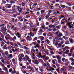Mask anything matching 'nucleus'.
<instances>
[{"label":"nucleus","mask_w":74,"mask_h":74,"mask_svg":"<svg viewBox=\"0 0 74 74\" xmlns=\"http://www.w3.org/2000/svg\"><path fill=\"white\" fill-rule=\"evenodd\" d=\"M42 52V51H40V52H39L38 55L37 56L39 58H42V56H41V53Z\"/></svg>","instance_id":"obj_1"},{"label":"nucleus","mask_w":74,"mask_h":74,"mask_svg":"<svg viewBox=\"0 0 74 74\" xmlns=\"http://www.w3.org/2000/svg\"><path fill=\"white\" fill-rule=\"evenodd\" d=\"M65 20L66 19L65 18H64L62 19L61 21V25L64 24V23H65V22H66Z\"/></svg>","instance_id":"obj_2"},{"label":"nucleus","mask_w":74,"mask_h":74,"mask_svg":"<svg viewBox=\"0 0 74 74\" xmlns=\"http://www.w3.org/2000/svg\"><path fill=\"white\" fill-rule=\"evenodd\" d=\"M48 71H51L52 70H55V69H53V68L51 66H50L49 67V69H46Z\"/></svg>","instance_id":"obj_3"},{"label":"nucleus","mask_w":74,"mask_h":74,"mask_svg":"<svg viewBox=\"0 0 74 74\" xmlns=\"http://www.w3.org/2000/svg\"><path fill=\"white\" fill-rule=\"evenodd\" d=\"M62 60L63 62H66L68 61V59H66L64 58H63L62 59Z\"/></svg>","instance_id":"obj_4"},{"label":"nucleus","mask_w":74,"mask_h":74,"mask_svg":"<svg viewBox=\"0 0 74 74\" xmlns=\"http://www.w3.org/2000/svg\"><path fill=\"white\" fill-rule=\"evenodd\" d=\"M69 40L70 41V42L71 44H73L74 42V39H73L69 38Z\"/></svg>","instance_id":"obj_5"},{"label":"nucleus","mask_w":74,"mask_h":74,"mask_svg":"<svg viewBox=\"0 0 74 74\" xmlns=\"http://www.w3.org/2000/svg\"><path fill=\"white\" fill-rule=\"evenodd\" d=\"M38 39H40L41 41H43L44 40V37L42 36H40L38 37Z\"/></svg>","instance_id":"obj_6"},{"label":"nucleus","mask_w":74,"mask_h":74,"mask_svg":"<svg viewBox=\"0 0 74 74\" xmlns=\"http://www.w3.org/2000/svg\"><path fill=\"white\" fill-rule=\"evenodd\" d=\"M23 8L18 9V13H21V12H22V10H23Z\"/></svg>","instance_id":"obj_7"},{"label":"nucleus","mask_w":74,"mask_h":74,"mask_svg":"<svg viewBox=\"0 0 74 74\" xmlns=\"http://www.w3.org/2000/svg\"><path fill=\"white\" fill-rule=\"evenodd\" d=\"M34 63L35 64H36L37 65H38L39 64V62H38V60H35L34 61Z\"/></svg>","instance_id":"obj_8"},{"label":"nucleus","mask_w":74,"mask_h":74,"mask_svg":"<svg viewBox=\"0 0 74 74\" xmlns=\"http://www.w3.org/2000/svg\"><path fill=\"white\" fill-rule=\"evenodd\" d=\"M65 67V66H64L61 69V70H60V71H61L62 73V72H64Z\"/></svg>","instance_id":"obj_9"},{"label":"nucleus","mask_w":74,"mask_h":74,"mask_svg":"<svg viewBox=\"0 0 74 74\" xmlns=\"http://www.w3.org/2000/svg\"><path fill=\"white\" fill-rule=\"evenodd\" d=\"M16 35L17 36V37H18V38H21V36L19 32H17V33H16Z\"/></svg>","instance_id":"obj_10"},{"label":"nucleus","mask_w":74,"mask_h":74,"mask_svg":"<svg viewBox=\"0 0 74 74\" xmlns=\"http://www.w3.org/2000/svg\"><path fill=\"white\" fill-rule=\"evenodd\" d=\"M57 59L58 60H61V58L58 55L56 56Z\"/></svg>","instance_id":"obj_11"},{"label":"nucleus","mask_w":74,"mask_h":74,"mask_svg":"<svg viewBox=\"0 0 74 74\" xmlns=\"http://www.w3.org/2000/svg\"><path fill=\"white\" fill-rule=\"evenodd\" d=\"M8 69L7 68V67H5L4 68V69L5 70V71L8 73V74L9 73V72H8V71L7 70H8Z\"/></svg>","instance_id":"obj_12"},{"label":"nucleus","mask_w":74,"mask_h":74,"mask_svg":"<svg viewBox=\"0 0 74 74\" xmlns=\"http://www.w3.org/2000/svg\"><path fill=\"white\" fill-rule=\"evenodd\" d=\"M61 36H63V34L61 33H60L58 35L57 37L58 38H60Z\"/></svg>","instance_id":"obj_13"},{"label":"nucleus","mask_w":74,"mask_h":74,"mask_svg":"<svg viewBox=\"0 0 74 74\" xmlns=\"http://www.w3.org/2000/svg\"><path fill=\"white\" fill-rule=\"evenodd\" d=\"M66 26L64 25H62V30H66Z\"/></svg>","instance_id":"obj_14"},{"label":"nucleus","mask_w":74,"mask_h":74,"mask_svg":"<svg viewBox=\"0 0 74 74\" xmlns=\"http://www.w3.org/2000/svg\"><path fill=\"white\" fill-rule=\"evenodd\" d=\"M45 10H42L40 11L41 14H44L45 12Z\"/></svg>","instance_id":"obj_15"},{"label":"nucleus","mask_w":74,"mask_h":74,"mask_svg":"<svg viewBox=\"0 0 74 74\" xmlns=\"http://www.w3.org/2000/svg\"><path fill=\"white\" fill-rule=\"evenodd\" d=\"M23 59V58L22 57H19V58H18L19 62H22V61Z\"/></svg>","instance_id":"obj_16"},{"label":"nucleus","mask_w":74,"mask_h":74,"mask_svg":"<svg viewBox=\"0 0 74 74\" xmlns=\"http://www.w3.org/2000/svg\"><path fill=\"white\" fill-rule=\"evenodd\" d=\"M27 27V26L26 25H24V26L23 27V29L24 30H26V28Z\"/></svg>","instance_id":"obj_17"},{"label":"nucleus","mask_w":74,"mask_h":74,"mask_svg":"<svg viewBox=\"0 0 74 74\" xmlns=\"http://www.w3.org/2000/svg\"><path fill=\"white\" fill-rule=\"evenodd\" d=\"M71 23H72V22H71L69 23H68L67 24H68V26L70 27H71Z\"/></svg>","instance_id":"obj_18"},{"label":"nucleus","mask_w":74,"mask_h":74,"mask_svg":"<svg viewBox=\"0 0 74 74\" xmlns=\"http://www.w3.org/2000/svg\"><path fill=\"white\" fill-rule=\"evenodd\" d=\"M25 58H26L27 60H28L30 59V58H29V57H28V56L27 55H26L25 56Z\"/></svg>","instance_id":"obj_19"},{"label":"nucleus","mask_w":74,"mask_h":74,"mask_svg":"<svg viewBox=\"0 0 74 74\" xmlns=\"http://www.w3.org/2000/svg\"><path fill=\"white\" fill-rule=\"evenodd\" d=\"M25 58H26L27 60H28L30 59V58H29V57H28V56L27 55H26L25 56Z\"/></svg>","instance_id":"obj_20"},{"label":"nucleus","mask_w":74,"mask_h":74,"mask_svg":"<svg viewBox=\"0 0 74 74\" xmlns=\"http://www.w3.org/2000/svg\"><path fill=\"white\" fill-rule=\"evenodd\" d=\"M45 41L46 42H47L48 44H50L51 43V42L47 39H46Z\"/></svg>","instance_id":"obj_21"},{"label":"nucleus","mask_w":74,"mask_h":74,"mask_svg":"<svg viewBox=\"0 0 74 74\" xmlns=\"http://www.w3.org/2000/svg\"><path fill=\"white\" fill-rule=\"evenodd\" d=\"M53 43L54 45L55 44V43L56 41H57L55 39H53Z\"/></svg>","instance_id":"obj_22"},{"label":"nucleus","mask_w":74,"mask_h":74,"mask_svg":"<svg viewBox=\"0 0 74 74\" xmlns=\"http://www.w3.org/2000/svg\"><path fill=\"white\" fill-rule=\"evenodd\" d=\"M36 47H37L38 48V49H40L41 47V46L38 44H37L36 45Z\"/></svg>","instance_id":"obj_23"},{"label":"nucleus","mask_w":74,"mask_h":74,"mask_svg":"<svg viewBox=\"0 0 74 74\" xmlns=\"http://www.w3.org/2000/svg\"><path fill=\"white\" fill-rule=\"evenodd\" d=\"M5 7L6 8H10V5L8 4H7Z\"/></svg>","instance_id":"obj_24"},{"label":"nucleus","mask_w":74,"mask_h":74,"mask_svg":"<svg viewBox=\"0 0 74 74\" xmlns=\"http://www.w3.org/2000/svg\"><path fill=\"white\" fill-rule=\"evenodd\" d=\"M52 12V10H50L49 11V12H48L47 14V15H51V12Z\"/></svg>","instance_id":"obj_25"},{"label":"nucleus","mask_w":74,"mask_h":74,"mask_svg":"<svg viewBox=\"0 0 74 74\" xmlns=\"http://www.w3.org/2000/svg\"><path fill=\"white\" fill-rule=\"evenodd\" d=\"M69 60H71V61H72V62H74V60L73 59V57L70 58H69Z\"/></svg>","instance_id":"obj_26"},{"label":"nucleus","mask_w":74,"mask_h":74,"mask_svg":"<svg viewBox=\"0 0 74 74\" xmlns=\"http://www.w3.org/2000/svg\"><path fill=\"white\" fill-rule=\"evenodd\" d=\"M19 8H20V6H16L15 9H16L17 10H18L19 9Z\"/></svg>","instance_id":"obj_27"},{"label":"nucleus","mask_w":74,"mask_h":74,"mask_svg":"<svg viewBox=\"0 0 74 74\" xmlns=\"http://www.w3.org/2000/svg\"><path fill=\"white\" fill-rule=\"evenodd\" d=\"M60 6L62 8H64L66 7V5H63L62 4L60 5Z\"/></svg>","instance_id":"obj_28"},{"label":"nucleus","mask_w":74,"mask_h":74,"mask_svg":"<svg viewBox=\"0 0 74 74\" xmlns=\"http://www.w3.org/2000/svg\"><path fill=\"white\" fill-rule=\"evenodd\" d=\"M41 27L42 29H45V25H43L41 26Z\"/></svg>","instance_id":"obj_29"},{"label":"nucleus","mask_w":74,"mask_h":74,"mask_svg":"<svg viewBox=\"0 0 74 74\" xmlns=\"http://www.w3.org/2000/svg\"><path fill=\"white\" fill-rule=\"evenodd\" d=\"M52 62L53 64H56V62H55V61L53 60H52Z\"/></svg>","instance_id":"obj_30"},{"label":"nucleus","mask_w":74,"mask_h":74,"mask_svg":"<svg viewBox=\"0 0 74 74\" xmlns=\"http://www.w3.org/2000/svg\"><path fill=\"white\" fill-rule=\"evenodd\" d=\"M22 7H24V6L25 5V2H22Z\"/></svg>","instance_id":"obj_31"},{"label":"nucleus","mask_w":74,"mask_h":74,"mask_svg":"<svg viewBox=\"0 0 74 74\" xmlns=\"http://www.w3.org/2000/svg\"><path fill=\"white\" fill-rule=\"evenodd\" d=\"M5 37L6 40H7L8 41H9V40H9V39H10V38H8L6 36H5Z\"/></svg>","instance_id":"obj_32"},{"label":"nucleus","mask_w":74,"mask_h":74,"mask_svg":"<svg viewBox=\"0 0 74 74\" xmlns=\"http://www.w3.org/2000/svg\"><path fill=\"white\" fill-rule=\"evenodd\" d=\"M49 59V57L47 56L45 58V60H48Z\"/></svg>","instance_id":"obj_33"},{"label":"nucleus","mask_w":74,"mask_h":74,"mask_svg":"<svg viewBox=\"0 0 74 74\" xmlns=\"http://www.w3.org/2000/svg\"><path fill=\"white\" fill-rule=\"evenodd\" d=\"M28 35H30V36L32 37V32H30V33H29L28 34Z\"/></svg>","instance_id":"obj_34"},{"label":"nucleus","mask_w":74,"mask_h":74,"mask_svg":"<svg viewBox=\"0 0 74 74\" xmlns=\"http://www.w3.org/2000/svg\"><path fill=\"white\" fill-rule=\"evenodd\" d=\"M72 52H74V49H73V48L71 49L69 51V52H70V53H72Z\"/></svg>","instance_id":"obj_35"},{"label":"nucleus","mask_w":74,"mask_h":74,"mask_svg":"<svg viewBox=\"0 0 74 74\" xmlns=\"http://www.w3.org/2000/svg\"><path fill=\"white\" fill-rule=\"evenodd\" d=\"M10 26L11 29H13L14 27V26L13 25L10 24Z\"/></svg>","instance_id":"obj_36"},{"label":"nucleus","mask_w":74,"mask_h":74,"mask_svg":"<svg viewBox=\"0 0 74 74\" xmlns=\"http://www.w3.org/2000/svg\"><path fill=\"white\" fill-rule=\"evenodd\" d=\"M56 70L58 73H59V68H58V69H56Z\"/></svg>","instance_id":"obj_37"},{"label":"nucleus","mask_w":74,"mask_h":74,"mask_svg":"<svg viewBox=\"0 0 74 74\" xmlns=\"http://www.w3.org/2000/svg\"><path fill=\"white\" fill-rule=\"evenodd\" d=\"M52 30H53V32H56V31H57V30H58V29H57L55 28H54L53 29H52Z\"/></svg>","instance_id":"obj_38"},{"label":"nucleus","mask_w":74,"mask_h":74,"mask_svg":"<svg viewBox=\"0 0 74 74\" xmlns=\"http://www.w3.org/2000/svg\"><path fill=\"white\" fill-rule=\"evenodd\" d=\"M37 37H36L33 39V40L34 41H36V40H37Z\"/></svg>","instance_id":"obj_39"},{"label":"nucleus","mask_w":74,"mask_h":74,"mask_svg":"<svg viewBox=\"0 0 74 74\" xmlns=\"http://www.w3.org/2000/svg\"><path fill=\"white\" fill-rule=\"evenodd\" d=\"M20 55L21 56V58H23V57H24V56H25V55H24V54H23V53H21Z\"/></svg>","instance_id":"obj_40"},{"label":"nucleus","mask_w":74,"mask_h":74,"mask_svg":"<svg viewBox=\"0 0 74 74\" xmlns=\"http://www.w3.org/2000/svg\"><path fill=\"white\" fill-rule=\"evenodd\" d=\"M27 69H32V67L29 66H27Z\"/></svg>","instance_id":"obj_41"},{"label":"nucleus","mask_w":74,"mask_h":74,"mask_svg":"<svg viewBox=\"0 0 74 74\" xmlns=\"http://www.w3.org/2000/svg\"><path fill=\"white\" fill-rule=\"evenodd\" d=\"M24 48L25 49V50H27V49H29V48L26 46H25L24 47Z\"/></svg>","instance_id":"obj_42"},{"label":"nucleus","mask_w":74,"mask_h":74,"mask_svg":"<svg viewBox=\"0 0 74 74\" xmlns=\"http://www.w3.org/2000/svg\"><path fill=\"white\" fill-rule=\"evenodd\" d=\"M65 48L66 49H70V48L68 46H66Z\"/></svg>","instance_id":"obj_43"},{"label":"nucleus","mask_w":74,"mask_h":74,"mask_svg":"<svg viewBox=\"0 0 74 74\" xmlns=\"http://www.w3.org/2000/svg\"><path fill=\"white\" fill-rule=\"evenodd\" d=\"M13 30H14V31H16V30H17V27H15L13 29Z\"/></svg>","instance_id":"obj_44"},{"label":"nucleus","mask_w":74,"mask_h":74,"mask_svg":"<svg viewBox=\"0 0 74 74\" xmlns=\"http://www.w3.org/2000/svg\"><path fill=\"white\" fill-rule=\"evenodd\" d=\"M35 52V50L34 49L31 50V53H33V52Z\"/></svg>","instance_id":"obj_45"},{"label":"nucleus","mask_w":74,"mask_h":74,"mask_svg":"<svg viewBox=\"0 0 74 74\" xmlns=\"http://www.w3.org/2000/svg\"><path fill=\"white\" fill-rule=\"evenodd\" d=\"M56 28L57 29H60V27L58 26H56Z\"/></svg>","instance_id":"obj_46"},{"label":"nucleus","mask_w":74,"mask_h":74,"mask_svg":"<svg viewBox=\"0 0 74 74\" xmlns=\"http://www.w3.org/2000/svg\"><path fill=\"white\" fill-rule=\"evenodd\" d=\"M71 27H70V26H69V29H71V27H73V26H74V25H73V24H71Z\"/></svg>","instance_id":"obj_47"},{"label":"nucleus","mask_w":74,"mask_h":74,"mask_svg":"<svg viewBox=\"0 0 74 74\" xmlns=\"http://www.w3.org/2000/svg\"><path fill=\"white\" fill-rule=\"evenodd\" d=\"M66 4H68L69 6H71V5H72L71 4L69 3H66Z\"/></svg>","instance_id":"obj_48"},{"label":"nucleus","mask_w":74,"mask_h":74,"mask_svg":"<svg viewBox=\"0 0 74 74\" xmlns=\"http://www.w3.org/2000/svg\"><path fill=\"white\" fill-rule=\"evenodd\" d=\"M56 26V25L55 24L53 25H52V27L53 28H55Z\"/></svg>","instance_id":"obj_49"},{"label":"nucleus","mask_w":74,"mask_h":74,"mask_svg":"<svg viewBox=\"0 0 74 74\" xmlns=\"http://www.w3.org/2000/svg\"><path fill=\"white\" fill-rule=\"evenodd\" d=\"M62 49L63 51H66V48H63Z\"/></svg>","instance_id":"obj_50"},{"label":"nucleus","mask_w":74,"mask_h":74,"mask_svg":"<svg viewBox=\"0 0 74 74\" xmlns=\"http://www.w3.org/2000/svg\"><path fill=\"white\" fill-rule=\"evenodd\" d=\"M39 62H42V59H40L38 60Z\"/></svg>","instance_id":"obj_51"},{"label":"nucleus","mask_w":74,"mask_h":74,"mask_svg":"<svg viewBox=\"0 0 74 74\" xmlns=\"http://www.w3.org/2000/svg\"><path fill=\"white\" fill-rule=\"evenodd\" d=\"M69 51L70 50H69L66 49L65 51V52L66 53H69Z\"/></svg>","instance_id":"obj_52"},{"label":"nucleus","mask_w":74,"mask_h":74,"mask_svg":"<svg viewBox=\"0 0 74 74\" xmlns=\"http://www.w3.org/2000/svg\"><path fill=\"white\" fill-rule=\"evenodd\" d=\"M21 15V13H17L16 14L15 16H18V15Z\"/></svg>","instance_id":"obj_53"},{"label":"nucleus","mask_w":74,"mask_h":74,"mask_svg":"<svg viewBox=\"0 0 74 74\" xmlns=\"http://www.w3.org/2000/svg\"><path fill=\"white\" fill-rule=\"evenodd\" d=\"M70 21H71V20L70 19V18H69L68 19V22H70Z\"/></svg>","instance_id":"obj_54"},{"label":"nucleus","mask_w":74,"mask_h":74,"mask_svg":"<svg viewBox=\"0 0 74 74\" xmlns=\"http://www.w3.org/2000/svg\"><path fill=\"white\" fill-rule=\"evenodd\" d=\"M46 57V56L45 55H44L42 56V58H43V59H44V58H45Z\"/></svg>","instance_id":"obj_55"},{"label":"nucleus","mask_w":74,"mask_h":74,"mask_svg":"<svg viewBox=\"0 0 74 74\" xmlns=\"http://www.w3.org/2000/svg\"><path fill=\"white\" fill-rule=\"evenodd\" d=\"M59 33V31L58 30V31L56 32V35H58V33Z\"/></svg>","instance_id":"obj_56"},{"label":"nucleus","mask_w":74,"mask_h":74,"mask_svg":"<svg viewBox=\"0 0 74 74\" xmlns=\"http://www.w3.org/2000/svg\"><path fill=\"white\" fill-rule=\"evenodd\" d=\"M32 44H33V45H36V43L35 42H34L32 43Z\"/></svg>","instance_id":"obj_57"},{"label":"nucleus","mask_w":74,"mask_h":74,"mask_svg":"<svg viewBox=\"0 0 74 74\" xmlns=\"http://www.w3.org/2000/svg\"><path fill=\"white\" fill-rule=\"evenodd\" d=\"M39 70L40 71H41V72H43V69H42L41 68H40L39 69Z\"/></svg>","instance_id":"obj_58"},{"label":"nucleus","mask_w":74,"mask_h":74,"mask_svg":"<svg viewBox=\"0 0 74 74\" xmlns=\"http://www.w3.org/2000/svg\"><path fill=\"white\" fill-rule=\"evenodd\" d=\"M26 18H30V16L27 15L26 16Z\"/></svg>","instance_id":"obj_59"},{"label":"nucleus","mask_w":74,"mask_h":74,"mask_svg":"<svg viewBox=\"0 0 74 74\" xmlns=\"http://www.w3.org/2000/svg\"><path fill=\"white\" fill-rule=\"evenodd\" d=\"M42 19V18L40 17L38 18L39 21H41Z\"/></svg>","instance_id":"obj_60"},{"label":"nucleus","mask_w":74,"mask_h":74,"mask_svg":"<svg viewBox=\"0 0 74 74\" xmlns=\"http://www.w3.org/2000/svg\"><path fill=\"white\" fill-rule=\"evenodd\" d=\"M46 64L48 66H50L49 65V63L48 62H47Z\"/></svg>","instance_id":"obj_61"},{"label":"nucleus","mask_w":74,"mask_h":74,"mask_svg":"<svg viewBox=\"0 0 74 74\" xmlns=\"http://www.w3.org/2000/svg\"><path fill=\"white\" fill-rule=\"evenodd\" d=\"M68 35H69V33H68V32H66L65 34V36H67Z\"/></svg>","instance_id":"obj_62"},{"label":"nucleus","mask_w":74,"mask_h":74,"mask_svg":"<svg viewBox=\"0 0 74 74\" xmlns=\"http://www.w3.org/2000/svg\"><path fill=\"white\" fill-rule=\"evenodd\" d=\"M53 68L54 69H56V66L55 65H53Z\"/></svg>","instance_id":"obj_63"},{"label":"nucleus","mask_w":74,"mask_h":74,"mask_svg":"<svg viewBox=\"0 0 74 74\" xmlns=\"http://www.w3.org/2000/svg\"><path fill=\"white\" fill-rule=\"evenodd\" d=\"M71 65H72V66H74V62H72L71 63Z\"/></svg>","instance_id":"obj_64"}]
</instances>
